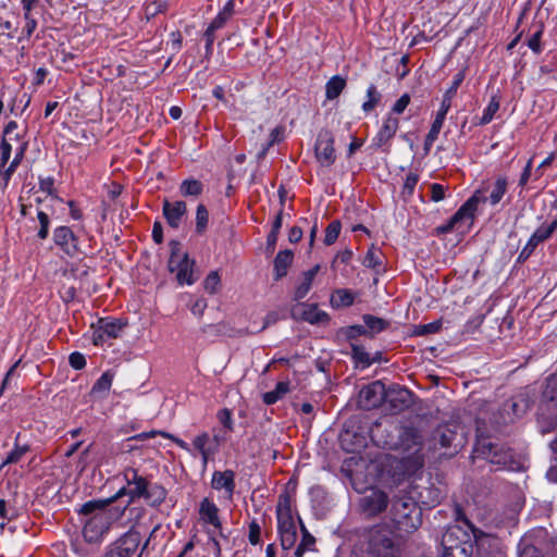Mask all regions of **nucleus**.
<instances>
[{
    "mask_svg": "<svg viewBox=\"0 0 557 557\" xmlns=\"http://www.w3.org/2000/svg\"><path fill=\"white\" fill-rule=\"evenodd\" d=\"M384 447L388 449L400 450L401 468L405 475H413L422 469L424 456L422 454V436L420 432L412 426H400L397 429V438L383 442Z\"/></svg>",
    "mask_w": 557,
    "mask_h": 557,
    "instance_id": "obj_1",
    "label": "nucleus"
},
{
    "mask_svg": "<svg viewBox=\"0 0 557 557\" xmlns=\"http://www.w3.org/2000/svg\"><path fill=\"white\" fill-rule=\"evenodd\" d=\"M363 537L364 548L355 552L352 557H404L399 543L385 525L377 524L368 529Z\"/></svg>",
    "mask_w": 557,
    "mask_h": 557,
    "instance_id": "obj_2",
    "label": "nucleus"
},
{
    "mask_svg": "<svg viewBox=\"0 0 557 557\" xmlns=\"http://www.w3.org/2000/svg\"><path fill=\"white\" fill-rule=\"evenodd\" d=\"M389 515L399 532L412 533L421 525V509L410 497L394 498Z\"/></svg>",
    "mask_w": 557,
    "mask_h": 557,
    "instance_id": "obj_3",
    "label": "nucleus"
},
{
    "mask_svg": "<svg viewBox=\"0 0 557 557\" xmlns=\"http://www.w3.org/2000/svg\"><path fill=\"white\" fill-rule=\"evenodd\" d=\"M484 201L485 198L482 196L481 191H474V194L449 219L447 224L440 227V231L442 233H448L455 228L470 227L474 221L479 205Z\"/></svg>",
    "mask_w": 557,
    "mask_h": 557,
    "instance_id": "obj_4",
    "label": "nucleus"
},
{
    "mask_svg": "<svg viewBox=\"0 0 557 557\" xmlns=\"http://www.w3.org/2000/svg\"><path fill=\"white\" fill-rule=\"evenodd\" d=\"M195 262L189 260L187 253L180 252V243H171V257L169 260V270L176 274V280L181 285H191L196 277L194 276Z\"/></svg>",
    "mask_w": 557,
    "mask_h": 557,
    "instance_id": "obj_5",
    "label": "nucleus"
},
{
    "mask_svg": "<svg viewBox=\"0 0 557 557\" xmlns=\"http://www.w3.org/2000/svg\"><path fill=\"white\" fill-rule=\"evenodd\" d=\"M113 515L110 510H100L92 515L86 522L83 529L84 539L88 543H98L103 535L108 532Z\"/></svg>",
    "mask_w": 557,
    "mask_h": 557,
    "instance_id": "obj_6",
    "label": "nucleus"
},
{
    "mask_svg": "<svg viewBox=\"0 0 557 557\" xmlns=\"http://www.w3.org/2000/svg\"><path fill=\"white\" fill-rule=\"evenodd\" d=\"M476 453L482 455L492 465L509 470L515 469L513 456L510 449L498 446L492 442L482 441L476 445Z\"/></svg>",
    "mask_w": 557,
    "mask_h": 557,
    "instance_id": "obj_7",
    "label": "nucleus"
},
{
    "mask_svg": "<svg viewBox=\"0 0 557 557\" xmlns=\"http://www.w3.org/2000/svg\"><path fill=\"white\" fill-rule=\"evenodd\" d=\"M124 479L128 485V488L122 487L115 494L113 499L120 498L122 496H128L129 497L128 504H129L137 498H141L146 487L149 484V481H147L144 476L139 475L138 471L134 468L125 469Z\"/></svg>",
    "mask_w": 557,
    "mask_h": 557,
    "instance_id": "obj_8",
    "label": "nucleus"
},
{
    "mask_svg": "<svg viewBox=\"0 0 557 557\" xmlns=\"http://www.w3.org/2000/svg\"><path fill=\"white\" fill-rule=\"evenodd\" d=\"M386 387L381 381H374L359 392L358 404L364 410L377 408L385 401Z\"/></svg>",
    "mask_w": 557,
    "mask_h": 557,
    "instance_id": "obj_9",
    "label": "nucleus"
},
{
    "mask_svg": "<svg viewBox=\"0 0 557 557\" xmlns=\"http://www.w3.org/2000/svg\"><path fill=\"white\" fill-rule=\"evenodd\" d=\"M125 325L126 324L121 320L109 318L99 319L92 334L94 344L102 345L109 339L120 337Z\"/></svg>",
    "mask_w": 557,
    "mask_h": 557,
    "instance_id": "obj_10",
    "label": "nucleus"
},
{
    "mask_svg": "<svg viewBox=\"0 0 557 557\" xmlns=\"http://www.w3.org/2000/svg\"><path fill=\"white\" fill-rule=\"evenodd\" d=\"M141 535L138 530L131 528L121 537L114 541L109 547L120 557H132L138 550Z\"/></svg>",
    "mask_w": 557,
    "mask_h": 557,
    "instance_id": "obj_11",
    "label": "nucleus"
},
{
    "mask_svg": "<svg viewBox=\"0 0 557 557\" xmlns=\"http://www.w3.org/2000/svg\"><path fill=\"white\" fill-rule=\"evenodd\" d=\"M315 158L322 166H331L335 160L334 138L329 131H321L315 141Z\"/></svg>",
    "mask_w": 557,
    "mask_h": 557,
    "instance_id": "obj_12",
    "label": "nucleus"
},
{
    "mask_svg": "<svg viewBox=\"0 0 557 557\" xmlns=\"http://www.w3.org/2000/svg\"><path fill=\"white\" fill-rule=\"evenodd\" d=\"M459 532V528H450L443 534V553L440 557H470L469 550L472 548V545L467 542L455 543L454 541V537Z\"/></svg>",
    "mask_w": 557,
    "mask_h": 557,
    "instance_id": "obj_13",
    "label": "nucleus"
},
{
    "mask_svg": "<svg viewBox=\"0 0 557 557\" xmlns=\"http://www.w3.org/2000/svg\"><path fill=\"white\" fill-rule=\"evenodd\" d=\"M394 413H399L412 404V393L403 386L393 385L386 388L385 401Z\"/></svg>",
    "mask_w": 557,
    "mask_h": 557,
    "instance_id": "obj_14",
    "label": "nucleus"
},
{
    "mask_svg": "<svg viewBox=\"0 0 557 557\" xmlns=\"http://www.w3.org/2000/svg\"><path fill=\"white\" fill-rule=\"evenodd\" d=\"M292 317L300 319L310 324H324L329 322V314L325 311L319 310L315 304L300 302L293 307Z\"/></svg>",
    "mask_w": 557,
    "mask_h": 557,
    "instance_id": "obj_15",
    "label": "nucleus"
},
{
    "mask_svg": "<svg viewBox=\"0 0 557 557\" xmlns=\"http://www.w3.org/2000/svg\"><path fill=\"white\" fill-rule=\"evenodd\" d=\"M387 504V495L380 490H373L360 499V508L368 517L377 516L386 509Z\"/></svg>",
    "mask_w": 557,
    "mask_h": 557,
    "instance_id": "obj_16",
    "label": "nucleus"
},
{
    "mask_svg": "<svg viewBox=\"0 0 557 557\" xmlns=\"http://www.w3.org/2000/svg\"><path fill=\"white\" fill-rule=\"evenodd\" d=\"M557 230V220L552 222L549 225L540 226L529 238L527 245L522 248L519 253L518 260H527L535 250L536 246L546 239Z\"/></svg>",
    "mask_w": 557,
    "mask_h": 557,
    "instance_id": "obj_17",
    "label": "nucleus"
},
{
    "mask_svg": "<svg viewBox=\"0 0 557 557\" xmlns=\"http://www.w3.org/2000/svg\"><path fill=\"white\" fill-rule=\"evenodd\" d=\"M53 240L69 256H75L78 252V239L67 226L57 227L53 232Z\"/></svg>",
    "mask_w": 557,
    "mask_h": 557,
    "instance_id": "obj_18",
    "label": "nucleus"
},
{
    "mask_svg": "<svg viewBox=\"0 0 557 557\" xmlns=\"http://www.w3.org/2000/svg\"><path fill=\"white\" fill-rule=\"evenodd\" d=\"M211 442V436L208 432H201L193 440V448L190 447V454L195 456L194 450H196L201 457L203 467H206L208 461L212 459L218 453L215 450V444H212Z\"/></svg>",
    "mask_w": 557,
    "mask_h": 557,
    "instance_id": "obj_19",
    "label": "nucleus"
},
{
    "mask_svg": "<svg viewBox=\"0 0 557 557\" xmlns=\"http://www.w3.org/2000/svg\"><path fill=\"white\" fill-rule=\"evenodd\" d=\"M199 515L202 521L211 524L215 530H218L219 536L227 539V535L223 532L222 523L219 518V508L209 498H203L200 503Z\"/></svg>",
    "mask_w": 557,
    "mask_h": 557,
    "instance_id": "obj_20",
    "label": "nucleus"
},
{
    "mask_svg": "<svg viewBox=\"0 0 557 557\" xmlns=\"http://www.w3.org/2000/svg\"><path fill=\"white\" fill-rule=\"evenodd\" d=\"M211 486L216 491L224 490L228 497L235 492V472L233 470L214 471L211 479Z\"/></svg>",
    "mask_w": 557,
    "mask_h": 557,
    "instance_id": "obj_21",
    "label": "nucleus"
},
{
    "mask_svg": "<svg viewBox=\"0 0 557 557\" xmlns=\"http://www.w3.org/2000/svg\"><path fill=\"white\" fill-rule=\"evenodd\" d=\"M399 127V121L397 117H394L392 115H388L373 138V146L376 148H382L385 146L396 134L397 129Z\"/></svg>",
    "mask_w": 557,
    "mask_h": 557,
    "instance_id": "obj_22",
    "label": "nucleus"
},
{
    "mask_svg": "<svg viewBox=\"0 0 557 557\" xmlns=\"http://www.w3.org/2000/svg\"><path fill=\"white\" fill-rule=\"evenodd\" d=\"M187 212V207L184 201L170 202L164 200L163 202V215L166 219L168 224L177 228L181 223V219Z\"/></svg>",
    "mask_w": 557,
    "mask_h": 557,
    "instance_id": "obj_23",
    "label": "nucleus"
},
{
    "mask_svg": "<svg viewBox=\"0 0 557 557\" xmlns=\"http://www.w3.org/2000/svg\"><path fill=\"white\" fill-rule=\"evenodd\" d=\"M320 270V265L315 264L313 268L305 271L298 278V283L294 292V300L300 301L304 299L312 287L313 280Z\"/></svg>",
    "mask_w": 557,
    "mask_h": 557,
    "instance_id": "obj_24",
    "label": "nucleus"
},
{
    "mask_svg": "<svg viewBox=\"0 0 557 557\" xmlns=\"http://www.w3.org/2000/svg\"><path fill=\"white\" fill-rule=\"evenodd\" d=\"M294 260V253L292 250L286 249L280 251L274 258V280L280 281L286 276L288 268L292 265Z\"/></svg>",
    "mask_w": 557,
    "mask_h": 557,
    "instance_id": "obj_25",
    "label": "nucleus"
},
{
    "mask_svg": "<svg viewBox=\"0 0 557 557\" xmlns=\"http://www.w3.org/2000/svg\"><path fill=\"white\" fill-rule=\"evenodd\" d=\"M277 524H289L294 522L292 515V497L288 493L278 496L276 505Z\"/></svg>",
    "mask_w": 557,
    "mask_h": 557,
    "instance_id": "obj_26",
    "label": "nucleus"
},
{
    "mask_svg": "<svg viewBox=\"0 0 557 557\" xmlns=\"http://www.w3.org/2000/svg\"><path fill=\"white\" fill-rule=\"evenodd\" d=\"M525 411L523 405L518 400L509 399L502 407V423L507 424L520 418Z\"/></svg>",
    "mask_w": 557,
    "mask_h": 557,
    "instance_id": "obj_27",
    "label": "nucleus"
},
{
    "mask_svg": "<svg viewBox=\"0 0 557 557\" xmlns=\"http://www.w3.org/2000/svg\"><path fill=\"white\" fill-rule=\"evenodd\" d=\"M166 494V490L162 485L149 482L141 498H144L149 506L156 507L164 502Z\"/></svg>",
    "mask_w": 557,
    "mask_h": 557,
    "instance_id": "obj_28",
    "label": "nucleus"
},
{
    "mask_svg": "<svg viewBox=\"0 0 557 557\" xmlns=\"http://www.w3.org/2000/svg\"><path fill=\"white\" fill-rule=\"evenodd\" d=\"M277 529L281 536L282 548L288 550L294 547L297 540V532L294 522L289 524H277Z\"/></svg>",
    "mask_w": 557,
    "mask_h": 557,
    "instance_id": "obj_29",
    "label": "nucleus"
},
{
    "mask_svg": "<svg viewBox=\"0 0 557 557\" xmlns=\"http://www.w3.org/2000/svg\"><path fill=\"white\" fill-rule=\"evenodd\" d=\"M544 30V25L542 22L533 23L530 27L529 38L527 39V46L536 54H540L543 51V45L541 41L542 35Z\"/></svg>",
    "mask_w": 557,
    "mask_h": 557,
    "instance_id": "obj_30",
    "label": "nucleus"
},
{
    "mask_svg": "<svg viewBox=\"0 0 557 557\" xmlns=\"http://www.w3.org/2000/svg\"><path fill=\"white\" fill-rule=\"evenodd\" d=\"M482 194V196L485 198V201H490V203L492 206H495L497 205L502 198L504 197V195L506 194L507 191V178L504 177V176H498L493 185V188L490 193V196L486 197L484 195V191L479 189Z\"/></svg>",
    "mask_w": 557,
    "mask_h": 557,
    "instance_id": "obj_31",
    "label": "nucleus"
},
{
    "mask_svg": "<svg viewBox=\"0 0 557 557\" xmlns=\"http://www.w3.org/2000/svg\"><path fill=\"white\" fill-rule=\"evenodd\" d=\"M156 435H160L162 437L169 438V440L173 441L180 448L186 450L187 453H191L190 446L185 441H183L165 431L143 432V433L134 435L133 437H131V440L144 441L147 438L154 437Z\"/></svg>",
    "mask_w": 557,
    "mask_h": 557,
    "instance_id": "obj_32",
    "label": "nucleus"
},
{
    "mask_svg": "<svg viewBox=\"0 0 557 557\" xmlns=\"http://www.w3.org/2000/svg\"><path fill=\"white\" fill-rule=\"evenodd\" d=\"M362 263L364 267L374 270L376 273H380L383 270L381 250L372 246L368 250Z\"/></svg>",
    "mask_w": 557,
    "mask_h": 557,
    "instance_id": "obj_33",
    "label": "nucleus"
},
{
    "mask_svg": "<svg viewBox=\"0 0 557 557\" xmlns=\"http://www.w3.org/2000/svg\"><path fill=\"white\" fill-rule=\"evenodd\" d=\"M346 86V82L343 77L336 75L333 76L325 85V96L329 100L336 99Z\"/></svg>",
    "mask_w": 557,
    "mask_h": 557,
    "instance_id": "obj_34",
    "label": "nucleus"
},
{
    "mask_svg": "<svg viewBox=\"0 0 557 557\" xmlns=\"http://www.w3.org/2000/svg\"><path fill=\"white\" fill-rule=\"evenodd\" d=\"M289 391L288 382H278L273 391L263 394L262 399L267 405H273Z\"/></svg>",
    "mask_w": 557,
    "mask_h": 557,
    "instance_id": "obj_35",
    "label": "nucleus"
},
{
    "mask_svg": "<svg viewBox=\"0 0 557 557\" xmlns=\"http://www.w3.org/2000/svg\"><path fill=\"white\" fill-rule=\"evenodd\" d=\"M456 433L449 425H441L434 431V440L441 444L442 447H450Z\"/></svg>",
    "mask_w": 557,
    "mask_h": 557,
    "instance_id": "obj_36",
    "label": "nucleus"
},
{
    "mask_svg": "<svg viewBox=\"0 0 557 557\" xmlns=\"http://www.w3.org/2000/svg\"><path fill=\"white\" fill-rule=\"evenodd\" d=\"M465 79V73L463 71H459L451 82L450 87L446 90V92L443 96L442 103H447L448 107L451 106V99L456 95L460 84Z\"/></svg>",
    "mask_w": 557,
    "mask_h": 557,
    "instance_id": "obj_37",
    "label": "nucleus"
},
{
    "mask_svg": "<svg viewBox=\"0 0 557 557\" xmlns=\"http://www.w3.org/2000/svg\"><path fill=\"white\" fill-rule=\"evenodd\" d=\"M183 196H199L202 193V184L197 180H185L180 186Z\"/></svg>",
    "mask_w": 557,
    "mask_h": 557,
    "instance_id": "obj_38",
    "label": "nucleus"
},
{
    "mask_svg": "<svg viewBox=\"0 0 557 557\" xmlns=\"http://www.w3.org/2000/svg\"><path fill=\"white\" fill-rule=\"evenodd\" d=\"M499 104H500L499 98L497 96H493L491 98L490 103L484 109L483 115L480 119L479 124L480 125L488 124L493 120L495 113L498 111Z\"/></svg>",
    "mask_w": 557,
    "mask_h": 557,
    "instance_id": "obj_39",
    "label": "nucleus"
},
{
    "mask_svg": "<svg viewBox=\"0 0 557 557\" xmlns=\"http://www.w3.org/2000/svg\"><path fill=\"white\" fill-rule=\"evenodd\" d=\"M342 224L338 220L332 221L325 230L324 244L326 246L333 245L341 233Z\"/></svg>",
    "mask_w": 557,
    "mask_h": 557,
    "instance_id": "obj_40",
    "label": "nucleus"
},
{
    "mask_svg": "<svg viewBox=\"0 0 557 557\" xmlns=\"http://www.w3.org/2000/svg\"><path fill=\"white\" fill-rule=\"evenodd\" d=\"M363 322L366 327L372 333L382 332L387 326V322L385 320L371 314L363 315Z\"/></svg>",
    "mask_w": 557,
    "mask_h": 557,
    "instance_id": "obj_41",
    "label": "nucleus"
},
{
    "mask_svg": "<svg viewBox=\"0 0 557 557\" xmlns=\"http://www.w3.org/2000/svg\"><path fill=\"white\" fill-rule=\"evenodd\" d=\"M26 149H27V143L23 141L15 154V158L13 159V161L11 162V164L9 165V168L5 170V172L3 174L4 180H5V184H4L5 186L10 180L11 175L13 174V172L20 164L21 160L23 159Z\"/></svg>",
    "mask_w": 557,
    "mask_h": 557,
    "instance_id": "obj_42",
    "label": "nucleus"
},
{
    "mask_svg": "<svg viewBox=\"0 0 557 557\" xmlns=\"http://www.w3.org/2000/svg\"><path fill=\"white\" fill-rule=\"evenodd\" d=\"M208 220L209 213L207 208L202 203L198 205L196 211V232L198 234L205 233L208 225Z\"/></svg>",
    "mask_w": 557,
    "mask_h": 557,
    "instance_id": "obj_43",
    "label": "nucleus"
},
{
    "mask_svg": "<svg viewBox=\"0 0 557 557\" xmlns=\"http://www.w3.org/2000/svg\"><path fill=\"white\" fill-rule=\"evenodd\" d=\"M113 376L109 372H104L94 384L91 393L101 394L109 392L112 385Z\"/></svg>",
    "mask_w": 557,
    "mask_h": 557,
    "instance_id": "obj_44",
    "label": "nucleus"
},
{
    "mask_svg": "<svg viewBox=\"0 0 557 557\" xmlns=\"http://www.w3.org/2000/svg\"><path fill=\"white\" fill-rule=\"evenodd\" d=\"M368 100L363 102L362 109L366 112L372 111L381 100V94L376 90V87L372 84L367 89Z\"/></svg>",
    "mask_w": 557,
    "mask_h": 557,
    "instance_id": "obj_45",
    "label": "nucleus"
},
{
    "mask_svg": "<svg viewBox=\"0 0 557 557\" xmlns=\"http://www.w3.org/2000/svg\"><path fill=\"white\" fill-rule=\"evenodd\" d=\"M315 543V539L304 529L301 542L296 547L295 557H302L305 552L311 549Z\"/></svg>",
    "mask_w": 557,
    "mask_h": 557,
    "instance_id": "obj_46",
    "label": "nucleus"
},
{
    "mask_svg": "<svg viewBox=\"0 0 557 557\" xmlns=\"http://www.w3.org/2000/svg\"><path fill=\"white\" fill-rule=\"evenodd\" d=\"M25 25L22 30V36L18 37V42H21L24 38H29L37 27V21L32 15V11L24 12Z\"/></svg>",
    "mask_w": 557,
    "mask_h": 557,
    "instance_id": "obj_47",
    "label": "nucleus"
},
{
    "mask_svg": "<svg viewBox=\"0 0 557 557\" xmlns=\"http://www.w3.org/2000/svg\"><path fill=\"white\" fill-rule=\"evenodd\" d=\"M37 218H38V221L40 224L39 231L37 233V237L39 239L44 240L48 237V234H49L50 219H49V215L42 210L37 211Z\"/></svg>",
    "mask_w": 557,
    "mask_h": 557,
    "instance_id": "obj_48",
    "label": "nucleus"
},
{
    "mask_svg": "<svg viewBox=\"0 0 557 557\" xmlns=\"http://www.w3.org/2000/svg\"><path fill=\"white\" fill-rule=\"evenodd\" d=\"M28 449L29 448L27 445L20 446L16 444L14 449L9 453L1 467L20 461L21 458L28 451Z\"/></svg>",
    "mask_w": 557,
    "mask_h": 557,
    "instance_id": "obj_49",
    "label": "nucleus"
},
{
    "mask_svg": "<svg viewBox=\"0 0 557 557\" xmlns=\"http://www.w3.org/2000/svg\"><path fill=\"white\" fill-rule=\"evenodd\" d=\"M352 358L366 367H369L374 361L363 347L357 345H352Z\"/></svg>",
    "mask_w": 557,
    "mask_h": 557,
    "instance_id": "obj_50",
    "label": "nucleus"
},
{
    "mask_svg": "<svg viewBox=\"0 0 557 557\" xmlns=\"http://www.w3.org/2000/svg\"><path fill=\"white\" fill-rule=\"evenodd\" d=\"M220 276L218 274L216 271H212L210 272L205 282H203V287L205 289L210 293V294H214L216 293L219 286H220Z\"/></svg>",
    "mask_w": 557,
    "mask_h": 557,
    "instance_id": "obj_51",
    "label": "nucleus"
},
{
    "mask_svg": "<svg viewBox=\"0 0 557 557\" xmlns=\"http://www.w3.org/2000/svg\"><path fill=\"white\" fill-rule=\"evenodd\" d=\"M16 30L17 25H13L11 21L4 20L0 16V39L2 37L13 38Z\"/></svg>",
    "mask_w": 557,
    "mask_h": 557,
    "instance_id": "obj_52",
    "label": "nucleus"
},
{
    "mask_svg": "<svg viewBox=\"0 0 557 557\" xmlns=\"http://www.w3.org/2000/svg\"><path fill=\"white\" fill-rule=\"evenodd\" d=\"M218 419L227 432L234 429L232 412L227 408H223L218 412Z\"/></svg>",
    "mask_w": 557,
    "mask_h": 557,
    "instance_id": "obj_53",
    "label": "nucleus"
},
{
    "mask_svg": "<svg viewBox=\"0 0 557 557\" xmlns=\"http://www.w3.org/2000/svg\"><path fill=\"white\" fill-rule=\"evenodd\" d=\"M419 182V176L416 173H409L406 176L404 187H403V194L411 196L413 194V190Z\"/></svg>",
    "mask_w": 557,
    "mask_h": 557,
    "instance_id": "obj_54",
    "label": "nucleus"
},
{
    "mask_svg": "<svg viewBox=\"0 0 557 557\" xmlns=\"http://www.w3.org/2000/svg\"><path fill=\"white\" fill-rule=\"evenodd\" d=\"M335 301L337 302V306L348 307L354 304V296L346 289H339L336 292Z\"/></svg>",
    "mask_w": 557,
    "mask_h": 557,
    "instance_id": "obj_55",
    "label": "nucleus"
},
{
    "mask_svg": "<svg viewBox=\"0 0 557 557\" xmlns=\"http://www.w3.org/2000/svg\"><path fill=\"white\" fill-rule=\"evenodd\" d=\"M209 540L207 543V547L209 550H211L214 554V557H221L222 550L220 543L216 539L215 531H209Z\"/></svg>",
    "mask_w": 557,
    "mask_h": 557,
    "instance_id": "obj_56",
    "label": "nucleus"
},
{
    "mask_svg": "<svg viewBox=\"0 0 557 557\" xmlns=\"http://www.w3.org/2000/svg\"><path fill=\"white\" fill-rule=\"evenodd\" d=\"M519 557H543L541 552L533 545L523 544L519 545Z\"/></svg>",
    "mask_w": 557,
    "mask_h": 557,
    "instance_id": "obj_57",
    "label": "nucleus"
},
{
    "mask_svg": "<svg viewBox=\"0 0 557 557\" xmlns=\"http://www.w3.org/2000/svg\"><path fill=\"white\" fill-rule=\"evenodd\" d=\"M106 510L103 504L99 502H87L79 510L83 515H95L97 511Z\"/></svg>",
    "mask_w": 557,
    "mask_h": 557,
    "instance_id": "obj_58",
    "label": "nucleus"
},
{
    "mask_svg": "<svg viewBox=\"0 0 557 557\" xmlns=\"http://www.w3.org/2000/svg\"><path fill=\"white\" fill-rule=\"evenodd\" d=\"M497 543V539L491 535L483 534L479 537H475V545L479 550L483 549L485 545H487L488 547H496Z\"/></svg>",
    "mask_w": 557,
    "mask_h": 557,
    "instance_id": "obj_59",
    "label": "nucleus"
},
{
    "mask_svg": "<svg viewBox=\"0 0 557 557\" xmlns=\"http://www.w3.org/2000/svg\"><path fill=\"white\" fill-rule=\"evenodd\" d=\"M69 362L71 367L75 370H81L86 366V359L84 355L78 351L72 352L70 355Z\"/></svg>",
    "mask_w": 557,
    "mask_h": 557,
    "instance_id": "obj_60",
    "label": "nucleus"
},
{
    "mask_svg": "<svg viewBox=\"0 0 557 557\" xmlns=\"http://www.w3.org/2000/svg\"><path fill=\"white\" fill-rule=\"evenodd\" d=\"M260 535H261L260 525L256 521L250 522L249 534H248L250 544L258 545L260 543Z\"/></svg>",
    "mask_w": 557,
    "mask_h": 557,
    "instance_id": "obj_61",
    "label": "nucleus"
},
{
    "mask_svg": "<svg viewBox=\"0 0 557 557\" xmlns=\"http://www.w3.org/2000/svg\"><path fill=\"white\" fill-rule=\"evenodd\" d=\"M189 308L193 314L201 317L207 308V300L205 298H196Z\"/></svg>",
    "mask_w": 557,
    "mask_h": 557,
    "instance_id": "obj_62",
    "label": "nucleus"
},
{
    "mask_svg": "<svg viewBox=\"0 0 557 557\" xmlns=\"http://www.w3.org/2000/svg\"><path fill=\"white\" fill-rule=\"evenodd\" d=\"M445 198V187L441 184L434 183L431 185V200L438 202Z\"/></svg>",
    "mask_w": 557,
    "mask_h": 557,
    "instance_id": "obj_63",
    "label": "nucleus"
},
{
    "mask_svg": "<svg viewBox=\"0 0 557 557\" xmlns=\"http://www.w3.org/2000/svg\"><path fill=\"white\" fill-rule=\"evenodd\" d=\"M410 102V97L408 94H404L393 106V112L400 114L405 111L407 106Z\"/></svg>",
    "mask_w": 557,
    "mask_h": 557,
    "instance_id": "obj_64",
    "label": "nucleus"
}]
</instances>
